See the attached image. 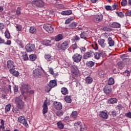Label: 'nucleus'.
I'll list each match as a JSON object with an SVG mask.
<instances>
[{
	"label": "nucleus",
	"mask_w": 131,
	"mask_h": 131,
	"mask_svg": "<svg viewBox=\"0 0 131 131\" xmlns=\"http://www.w3.org/2000/svg\"><path fill=\"white\" fill-rule=\"evenodd\" d=\"M69 43H70L69 41H64L61 45L60 43H57L55 45V48L58 51H60V50L65 51V50H67L69 48Z\"/></svg>",
	"instance_id": "f257e3e1"
},
{
	"label": "nucleus",
	"mask_w": 131,
	"mask_h": 131,
	"mask_svg": "<svg viewBox=\"0 0 131 131\" xmlns=\"http://www.w3.org/2000/svg\"><path fill=\"white\" fill-rule=\"evenodd\" d=\"M15 101L16 107L18 108V109H23L24 108L25 103L23 102L22 98L20 97H16Z\"/></svg>",
	"instance_id": "f03ea898"
},
{
	"label": "nucleus",
	"mask_w": 131,
	"mask_h": 131,
	"mask_svg": "<svg viewBox=\"0 0 131 131\" xmlns=\"http://www.w3.org/2000/svg\"><path fill=\"white\" fill-rule=\"evenodd\" d=\"M42 73H43V70L42 68L40 69H35L33 71V75L35 78H38L39 77H40L41 75H42Z\"/></svg>",
	"instance_id": "7ed1b4c3"
},
{
	"label": "nucleus",
	"mask_w": 131,
	"mask_h": 131,
	"mask_svg": "<svg viewBox=\"0 0 131 131\" xmlns=\"http://www.w3.org/2000/svg\"><path fill=\"white\" fill-rule=\"evenodd\" d=\"M32 5L34 6L42 8L45 5V3L43 2L42 0H34L32 2Z\"/></svg>",
	"instance_id": "20e7f679"
},
{
	"label": "nucleus",
	"mask_w": 131,
	"mask_h": 131,
	"mask_svg": "<svg viewBox=\"0 0 131 131\" xmlns=\"http://www.w3.org/2000/svg\"><path fill=\"white\" fill-rule=\"evenodd\" d=\"M43 27L48 33H53L54 32V28L52 27V25L51 24H45Z\"/></svg>",
	"instance_id": "39448f33"
},
{
	"label": "nucleus",
	"mask_w": 131,
	"mask_h": 131,
	"mask_svg": "<svg viewBox=\"0 0 131 131\" xmlns=\"http://www.w3.org/2000/svg\"><path fill=\"white\" fill-rule=\"evenodd\" d=\"M26 50L28 53H31L34 51L35 45L34 44L28 43L26 46Z\"/></svg>",
	"instance_id": "423d86ee"
},
{
	"label": "nucleus",
	"mask_w": 131,
	"mask_h": 131,
	"mask_svg": "<svg viewBox=\"0 0 131 131\" xmlns=\"http://www.w3.org/2000/svg\"><path fill=\"white\" fill-rule=\"evenodd\" d=\"M18 121L23 124L25 127H28V123H27V121L25 119L24 116H20L18 118Z\"/></svg>",
	"instance_id": "0eeeda50"
},
{
	"label": "nucleus",
	"mask_w": 131,
	"mask_h": 131,
	"mask_svg": "<svg viewBox=\"0 0 131 131\" xmlns=\"http://www.w3.org/2000/svg\"><path fill=\"white\" fill-rule=\"evenodd\" d=\"M7 67L10 70V69H15L16 66H15V63L13 60H9L7 62Z\"/></svg>",
	"instance_id": "6e6552de"
},
{
	"label": "nucleus",
	"mask_w": 131,
	"mask_h": 131,
	"mask_svg": "<svg viewBox=\"0 0 131 131\" xmlns=\"http://www.w3.org/2000/svg\"><path fill=\"white\" fill-rule=\"evenodd\" d=\"M103 20V15L102 14H97L95 15L93 18V21L95 22V23H99L100 21Z\"/></svg>",
	"instance_id": "1a4fd4ad"
},
{
	"label": "nucleus",
	"mask_w": 131,
	"mask_h": 131,
	"mask_svg": "<svg viewBox=\"0 0 131 131\" xmlns=\"http://www.w3.org/2000/svg\"><path fill=\"white\" fill-rule=\"evenodd\" d=\"M82 56L80 54H75L73 56V60L74 62H76V63H78V62H80L81 61Z\"/></svg>",
	"instance_id": "9d476101"
},
{
	"label": "nucleus",
	"mask_w": 131,
	"mask_h": 131,
	"mask_svg": "<svg viewBox=\"0 0 131 131\" xmlns=\"http://www.w3.org/2000/svg\"><path fill=\"white\" fill-rule=\"evenodd\" d=\"M42 114L45 117V118H48V117H47V116L46 115V114H47V113L48 112V105L47 104V103H44L43 105H42Z\"/></svg>",
	"instance_id": "9b49d317"
},
{
	"label": "nucleus",
	"mask_w": 131,
	"mask_h": 131,
	"mask_svg": "<svg viewBox=\"0 0 131 131\" xmlns=\"http://www.w3.org/2000/svg\"><path fill=\"white\" fill-rule=\"evenodd\" d=\"M94 55H95V53H94V52H92V51L88 52L84 54L83 58L84 59H89V58H91L93 57Z\"/></svg>",
	"instance_id": "f8f14e48"
},
{
	"label": "nucleus",
	"mask_w": 131,
	"mask_h": 131,
	"mask_svg": "<svg viewBox=\"0 0 131 131\" xmlns=\"http://www.w3.org/2000/svg\"><path fill=\"white\" fill-rule=\"evenodd\" d=\"M54 105L56 110H61L62 109V103L61 102L55 101L54 103Z\"/></svg>",
	"instance_id": "ddd939ff"
},
{
	"label": "nucleus",
	"mask_w": 131,
	"mask_h": 131,
	"mask_svg": "<svg viewBox=\"0 0 131 131\" xmlns=\"http://www.w3.org/2000/svg\"><path fill=\"white\" fill-rule=\"evenodd\" d=\"M98 42L99 46H100V47H101V48H105L106 46H107L106 43H105V39H98Z\"/></svg>",
	"instance_id": "4468645a"
},
{
	"label": "nucleus",
	"mask_w": 131,
	"mask_h": 131,
	"mask_svg": "<svg viewBox=\"0 0 131 131\" xmlns=\"http://www.w3.org/2000/svg\"><path fill=\"white\" fill-rule=\"evenodd\" d=\"M99 116L101 118H103V119H107V118H108V114L104 111L100 112Z\"/></svg>",
	"instance_id": "2eb2a0df"
},
{
	"label": "nucleus",
	"mask_w": 131,
	"mask_h": 131,
	"mask_svg": "<svg viewBox=\"0 0 131 131\" xmlns=\"http://www.w3.org/2000/svg\"><path fill=\"white\" fill-rule=\"evenodd\" d=\"M103 91L105 94L108 95L111 93V87L110 86L106 85L104 87Z\"/></svg>",
	"instance_id": "dca6fc26"
},
{
	"label": "nucleus",
	"mask_w": 131,
	"mask_h": 131,
	"mask_svg": "<svg viewBox=\"0 0 131 131\" xmlns=\"http://www.w3.org/2000/svg\"><path fill=\"white\" fill-rule=\"evenodd\" d=\"M49 86L52 88H55V86H57V81L55 80H51L49 82Z\"/></svg>",
	"instance_id": "f3484780"
},
{
	"label": "nucleus",
	"mask_w": 131,
	"mask_h": 131,
	"mask_svg": "<svg viewBox=\"0 0 131 131\" xmlns=\"http://www.w3.org/2000/svg\"><path fill=\"white\" fill-rule=\"evenodd\" d=\"M9 72L11 73V74H13L14 76H15L16 77L19 76V72L15 70V69L9 70Z\"/></svg>",
	"instance_id": "a211bd4d"
},
{
	"label": "nucleus",
	"mask_w": 131,
	"mask_h": 131,
	"mask_svg": "<svg viewBox=\"0 0 131 131\" xmlns=\"http://www.w3.org/2000/svg\"><path fill=\"white\" fill-rule=\"evenodd\" d=\"M71 14H72V11L71 10H66L61 12V14L63 16H68L71 15Z\"/></svg>",
	"instance_id": "6ab92c4d"
},
{
	"label": "nucleus",
	"mask_w": 131,
	"mask_h": 131,
	"mask_svg": "<svg viewBox=\"0 0 131 131\" xmlns=\"http://www.w3.org/2000/svg\"><path fill=\"white\" fill-rule=\"evenodd\" d=\"M55 41H60V40H62L63 39V35L62 34H58L55 37Z\"/></svg>",
	"instance_id": "aec40b11"
},
{
	"label": "nucleus",
	"mask_w": 131,
	"mask_h": 131,
	"mask_svg": "<svg viewBox=\"0 0 131 131\" xmlns=\"http://www.w3.org/2000/svg\"><path fill=\"white\" fill-rule=\"evenodd\" d=\"M107 41H108V43L109 45V47H113L114 46V40H113V39H112V38L111 37H108L107 39Z\"/></svg>",
	"instance_id": "412c9836"
},
{
	"label": "nucleus",
	"mask_w": 131,
	"mask_h": 131,
	"mask_svg": "<svg viewBox=\"0 0 131 131\" xmlns=\"http://www.w3.org/2000/svg\"><path fill=\"white\" fill-rule=\"evenodd\" d=\"M61 94L64 95V96L66 95H68V89L65 87H63L61 90Z\"/></svg>",
	"instance_id": "4be33fe9"
},
{
	"label": "nucleus",
	"mask_w": 131,
	"mask_h": 131,
	"mask_svg": "<svg viewBox=\"0 0 131 131\" xmlns=\"http://www.w3.org/2000/svg\"><path fill=\"white\" fill-rule=\"evenodd\" d=\"M64 100L66 101V103H70L72 102V99H71V96H66L64 97Z\"/></svg>",
	"instance_id": "5701e85b"
},
{
	"label": "nucleus",
	"mask_w": 131,
	"mask_h": 131,
	"mask_svg": "<svg viewBox=\"0 0 131 131\" xmlns=\"http://www.w3.org/2000/svg\"><path fill=\"white\" fill-rule=\"evenodd\" d=\"M72 71L73 72V73H77L78 72V68H77V66L75 65H73L72 66Z\"/></svg>",
	"instance_id": "b1692460"
},
{
	"label": "nucleus",
	"mask_w": 131,
	"mask_h": 131,
	"mask_svg": "<svg viewBox=\"0 0 131 131\" xmlns=\"http://www.w3.org/2000/svg\"><path fill=\"white\" fill-rule=\"evenodd\" d=\"M37 58V56L35 54H31L29 55L30 61H35Z\"/></svg>",
	"instance_id": "393cba45"
},
{
	"label": "nucleus",
	"mask_w": 131,
	"mask_h": 131,
	"mask_svg": "<svg viewBox=\"0 0 131 131\" xmlns=\"http://www.w3.org/2000/svg\"><path fill=\"white\" fill-rule=\"evenodd\" d=\"M45 58L47 61H53V56L50 54H46L45 55Z\"/></svg>",
	"instance_id": "a878e982"
},
{
	"label": "nucleus",
	"mask_w": 131,
	"mask_h": 131,
	"mask_svg": "<svg viewBox=\"0 0 131 131\" xmlns=\"http://www.w3.org/2000/svg\"><path fill=\"white\" fill-rule=\"evenodd\" d=\"M29 32L32 34L36 33V28H35L34 27H31L29 29Z\"/></svg>",
	"instance_id": "bb28decb"
},
{
	"label": "nucleus",
	"mask_w": 131,
	"mask_h": 131,
	"mask_svg": "<svg viewBox=\"0 0 131 131\" xmlns=\"http://www.w3.org/2000/svg\"><path fill=\"white\" fill-rule=\"evenodd\" d=\"M108 103L109 104H115V103H117V99L116 98H110L108 100Z\"/></svg>",
	"instance_id": "cd10ccee"
},
{
	"label": "nucleus",
	"mask_w": 131,
	"mask_h": 131,
	"mask_svg": "<svg viewBox=\"0 0 131 131\" xmlns=\"http://www.w3.org/2000/svg\"><path fill=\"white\" fill-rule=\"evenodd\" d=\"M111 27H113L114 28H120V24L117 23H113L111 25Z\"/></svg>",
	"instance_id": "c85d7f7f"
},
{
	"label": "nucleus",
	"mask_w": 131,
	"mask_h": 131,
	"mask_svg": "<svg viewBox=\"0 0 131 131\" xmlns=\"http://www.w3.org/2000/svg\"><path fill=\"white\" fill-rule=\"evenodd\" d=\"M85 81H86V83H88V84H90V83H92V82H93V78L91 77H87L85 78Z\"/></svg>",
	"instance_id": "c756f323"
},
{
	"label": "nucleus",
	"mask_w": 131,
	"mask_h": 131,
	"mask_svg": "<svg viewBox=\"0 0 131 131\" xmlns=\"http://www.w3.org/2000/svg\"><path fill=\"white\" fill-rule=\"evenodd\" d=\"M51 42L52 41L50 40H44L42 41V44L44 46H51Z\"/></svg>",
	"instance_id": "7c9ffc66"
},
{
	"label": "nucleus",
	"mask_w": 131,
	"mask_h": 131,
	"mask_svg": "<svg viewBox=\"0 0 131 131\" xmlns=\"http://www.w3.org/2000/svg\"><path fill=\"white\" fill-rule=\"evenodd\" d=\"M107 83L108 85H112V84H114L115 81H114V79L112 77H111L108 79Z\"/></svg>",
	"instance_id": "2f4dec72"
},
{
	"label": "nucleus",
	"mask_w": 131,
	"mask_h": 131,
	"mask_svg": "<svg viewBox=\"0 0 131 131\" xmlns=\"http://www.w3.org/2000/svg\"><path fill=\"white\" fill-rule=\"evenodd\" d=\"M86 129H88V126L85 124H83L80 125V131L86 130Z\"/></svg>",
	"instance_id": "473e14b6"
},
{
	"label": "nucleus",
	"mask_w": 131,
	"mask_h": 131,
	"mask_svg": "<svg viewBox=\"0 0 131 131\" xmlns=\"http://www.w3.org/2000/svg\"><path fill=\"white\" fill-rule=\"evenodd\" d=\"M77 49V45L76 43L72 45L70 48L68 49L69 51L70 50H73L74 53V50H76Z\"/></svg>",
	"instance_id": "72a5a7b5"
},
{
	"label": "nucleus",
	"mask_w": 131,
	"mask_h": 131,
	"mask_svg": "<svg viewBox=\"0 0 131 131\" xmlns=\"http://www.w3.org/2000/svg\"><path fill=\"white\" fill-rule=\"evenodd\" d=\"M117 66L120 69H122L124 67V63L121 61H119L117 63Z\"/></svg>",
	"instance_id": "f704fd0d"
},
{
	"label": "nucleus",
	"mask_w": 131,
	"mask_h": 131,
	"mask_svg": "<svg viewBox=\"0 0 131 131\" xmlns=\"http://www.w3.org/2000/svg\"><path fill=\"white\" fill-rule=\"evenodd\" d=\"M71 117H72V118H77V112H73L71 114Z\"/></svg>",
	"instance_id": "c9c22d12"
},
{
	"label": "nucleus",
	"mask_w": 131,
	"mask_h": 131,
	"mask_svg": "<svg viewBox=\"0 0 131 131\" xmlns=\"http://www.w3.org/2000/svg\"><path fill=\"white\" fill-rule=\"evenodd\" d=\"M57 126L60 129H63L64 128V124L61 122H57Z\"/></svg>",
	"instance_id": "e433bc0d"
},
{
	"label": "nucleus",
	"mask_w": 131,
	"mask_h": 131,
	"mask_svg": "<svg viewBox=\"0 0 131 131\" xmlns=\"http://www.w3.org/2000/svg\"><path fill=\"white\" fill-rule=\"evenodd\" d=\"M11 85H8L7 86V89L6 88H4V91L5 93H8V92H10L12 93V91L11 90Z\"/></svg>",
	"instance_id": "4c0bfd02"
},
{
	"label": "nucleus",
	"mask_w": 131,
	"mask_h": 131,
	"mask_svg": "<svg viewBox=\"0 0 131 131\" xmlns=\"http://www.w3.org/2000/svg\"><path fill=\"white\" fill-rule=\"evenodd\" d=\"M11 110V104H9L5 106V113H7Z\"/></svg>",
	"instance_id": "58836bf2"
},
{
	"label": "nucleus",
	"mask_w": 131,
	"mask_h": 131,
	"mask_svg": "<svg viewBox=\"0 0 131 131\" xmlns=\"http://www.w3.org/2000/svg\"><path fill=\"white\" fill-rule=\"evenodd\" d=\"M81 38H83L84 39H85L86 37H88V34L85 32H83L80 34Z\"/></svg>",
	"instance_id": "ea45409f"
},
{
	"label": "nucleus",
	"mask_w": 131,
	"mask_h": 131,
	"mask_svg": "<svg viewBox=\"0 0 131 131\" xmlns=\"http://www.w3.org/2000/svg\"><path fill=\"white\" fill-rule=\"evenodd\" d=\"M73 20H74V18L73 17H71L66 20L65 24H69V23H70L71 21H73Z\"/></svg>",
	"instance_id": "a19ab883"
},
{
	"label": "nucleus",
	"mask_w": 131,
	"mask_h": 131,
	"mask_svg": "<svg viewBox=\"0 0 131 131\" xmlns=\"http://www.w3.org/2000/svg\"><path fill=\"white\" fill-rule=\"evenodd\" d=\"M94 65H95V62H93V61H89V62L87 63V66H88L89 68L93 67Z\"/></svg>",
	"instance_id": "79ce46f5"
},
{
	"label": "nucleus",
	"mask_w": 131,
	"mask_h": 131,
	"mask_svg": "<svg viewBox=\"0 0 131 131\" xmlns=\"http://www.w3.org/2000/svg\"><path fill=\"white\" fill-rule=\"evenodd\" d=\"M77 25V24L75 22H73L72 24L70 25V28H72V29H73V28H75L76 27V26Z\"/></svg>",
	"instance_id": "37998d69"
},
{
	"label": "nucleus",
	"mask_w": 131,
	"mask_h": 131,
	"mask_svg": "<svg viewBox=\"0 0 131 131\" xmlns=\"http://www.w3.org/2000/svg\"><path fill=\"white\" fill-rule=\"evenodd\" d=\"M5 35L6 38H8V39H10L11 37V35L10 34V33L8 31H6L5 32Z\"/></svg>",
	"instance_id": "c03bdc74"
},
{
	"label": "nucleus",
	"mask_w": 131,
	"mask_h": 131,
	"mask_svg": "<svg viewBox=\"0 0 131 131\" xmlns=\"http://www.w3.org/2000/svg\"><path fill=\"white\" fill-rule=\"evenodd\" d=\"M94 56L95 59H99L101 57V53L100 52L94 53Z\"/></svg>",
	"instance_id": "a18cd8bd"
},
{
	"label": "nucleus",
	"mask_w": 131,
	"mask_h": 131,
	"mask_svg": "<svg viewBox=\"0 0 131 131\" xmlns=\"http://www.w3.org/2000/svg\"><path fill=\"white\" fill-rule=\"evenodd\" d=\"M23 59H24V61H27V60H28L29 58L27 54H26V53H23Z\"/></svg>",
	"instance_id": "49530a36"
},
{
	"label": "nucleus",
	"mask_w": 131,
	"mask_h": 131,
	"mask_svg": "<svg viewBox=\"0 0 131 131\" xmlns=\"http://www.w3.org/2000/svg\"><path fill=\"white\" fill-rule=\"evenodd\" d=\"M92 48L94 50L97 51V50H98V45L96 42L93 43L92 44Z\"/></svg>",
	"instance_id": "de8ad7c7"
},
{
	"label": "nucleus",
	"mask_w": 131,
	"mask_h": 131,
	"mask_svg": "<svg viewBox=\"0 0 131 131\" xmlns=\"http://www.w3.org/2000/svg\"><path fill=\"white\" fill-rule=\"evenodd\" d=\"M80 123H81L80 121L76 122V123H75L74 126H75V128H78V127H79V126H80Z\"/></svg>",
	"instance_id": "09e8293b"
},
{
	"label": "nucleus",
	"mask_w": 131,
	"mask_h": 131,
	"mask_svg": "<svg viewBox=\"0 0 131 131\" xmlns=\"http://www.w3.org/2000/svg\"><path fill=\"white\" fill-rule=\"evenodd\" d=\"M122 7H125L127 5V1L126 0H122L121 3Z\"/></svg>",
	"instance_id": "8fccbe9b"
},
{
	"label": "nucleus",
	"mask_w": 131,
	"mask_h": 131,
	"mask_svg": "<svg viewBox=\"0 0 131 131\" xmlns=\"http://www.w3.org/2000/svg\"><path fill=\"white\" fill-rule=\"evenodd\" d=\"M117 15H118V16L119 17H120V18H122L123 17V16H124V15L123 14V13L121 12H116Z\"/></svg>",
	"instance_id": "3c124183"
},
{
	"label": "nucleus",
	"mask_w": 131,
	"mask_h": 131,
	"mask_svg": "<svg viewBox=\"0 0 131 131\" xmlns=\"http://www.w3.org/2000/svg\"><path fill=\"white\" fill-rule=\"evenodd\" d=\"M48 70L49 73H50L51 75H54V69H53V68L48 67Z\"/></svg>",
	"instance_id": "603ef678"
},
{
	"label": "nucleus",
	"mask_w": 131,
	"mask_h": 131,
	"mask_svg": "<svg viewBox=\"0 0 131 131\" xmlns=\"http://www.w3.org/2000/svg\"><path fill=\"white\" fill-rule=\"evenodd\" d=\"M117 7H118V5L116 3L113 4L112 6V11H114V10H116V8H117Z\"/></svg>",
	"instance_id": "864d4df0"
},
{
	"label": "nucleus",
	"mask_w": 131,
	"mask_h": 131,
	"mask_svg": "<svg viewBox=\"0 0 131 131\" xmlns=\"http://www.w3.org/2000/svg\"><path fill=\"white\" fill-rule=\"evenodd\" d=\"M105 9L106 10V11H111V12L112 11V7L109 5L105 6Z\"/></svg>",
	"instance_id": "5fc2aeb1"
},
{
	"label": "nucleus",
	"mask_w": 131,
	"mask_h": 131,
	"mask_svg": "<svg viewBox=\"0 0 131 131\" xmlns=\"http://www.w3.org/2000/svg\"><path fill=\"white\" fill-rule=\"evenodd\" d=\"M64 114V112L62 111H59L58 112H57L56 115L57 116H62Z\"/></svg>",
	"instance_id": "6e6d98bb"
},
{
	"label": "nucleus",
	"mask_w": 131,
	"mask_h": 131,
	"mask_svg": "<svg viewBox=\"0 0 131 131\" xmlns=\"http://www.w3.org/2000/svg\"><path fill=\"white\" fill-rule=\"evenodd\" d=\"M20 14H21V8L18 7L16 10V15L19 16Z\"/></svg>",
	"instance_id": "4d7b16f0"
},
{
	"label": "nucleus",
	"mask_w": 131,
	"mask_h": 131,
	"mask_svg": "<svg viewBox=\"0 0 131 131\" xmlns=\"http://www.w3.org/2000/svg\"><path fill=\"white\" fill-rule=\"evenodd\" d=\"M99 76H100V77H101V78H103V77H104V72H103V71L99 72Z\"/></svg>",
	"instance_id": "13d9d810"
},
{
	"label": "nucleus",
	"mask_w": 131,
	"mask_h": 131,
	"mask_svg": "<svg viewBox=\"0 0 131 131\" xmlns=\"http://www.w3.org/2000/svg\"><path fill=\"white\" fill-rule=\"evenodd\" d=\"M57 8H58V9H65V7H64V5L62 4H58L57 5Z\"/></svg>",
	"instance_id": "bf43d9fd"
},
{
	"label": "nucleus",
	"mask_w": 131,
	"mask_h": 131,
	"mask_svg": "<svg viewBox=\"0 0 131 131\" xmlns=\"http://www.w3.org/2000/svg\"><path fill=\"white\" fill-rule=\"evenodd\" d=\"M129 71L126 70L125 71V72L123 73L124 75H125V76H129Z\"/></svg>",
	"instance_id": "052dcab7"
},
{
	"label": "nucleus",
	"mask_w": 131,
	"mask_h": 131,
	"mask_svg": "<svg viewBox=\"0 0 131 131\" xmlns=\"http://www.w3.org/2000/svg\"><path fill=\"white\" fill-rule=\"evenodd\" d=\"M17 31H21V29H22V27L20 25H17L16 26Z\"/></svg>",
	"instance_id": "680f3d73"
},
{
	"label": "nucleus",
	"mask_w": 131,
	"mask_h": 131,
	"mask_svg": "<svg viewBox=\"0 0 131 131\" xmlns=\"http://www.w3.org/2000/svg\"><path fill=\"white\" fill-rule=\"evenodd\" d=\"M5 28V24L0 23V30H3Z\"/></svg>",
	"instance_id": "e2e57ef3"
},
{
	"label": "nucleus",
	"mask_w": 131,
	"mask_h": 131,
	"mask_svg": "<svg viewBox=\"0 0 131 131\" xmlns=\"http://www.w3.org/2000/svg\"><path fill=\"white\" fill-rule=\"evenodd\" d=\"M100 56L102 57H106V53L104 51H101L99 52Z\"/></svg>",
	"instance_id": "0e129e2a"
},
{
	"label": "nucleus",
	"mask_w": 131,
	"mask_h": 131,
	"mask_svg": "<svg viewBox=\"0 0 131 131\" xmlns=\"http://www.w3.org/2000/svg\"><path fill=\"white\" fill-rule=\"evenodd\" d=\"M126 117H128V118H131V113L128 112L125 114Z\"/></svg>",
	"instance_id": "69168bd1"
},
{
	"label": "nucleus",
	"mask_w": 131,
	"mask_h": 131,
	"mask_svg": "<svg viewBox=\"0 0 131 131\" xmlns=\"http://www.w3.org/2000/svg\"><path fill=\"white\" fill-rule=\"evenodd\" d=\"M80 50L81 53H84V52L86 51L85 48L83 47H80Z\"/></svg>",
	"instance_id": "338daca9"
},
{
	"label": "nucleus",
	"mask_w": 131,
	"mask_h": 131,
	"mask_svg": "<svg viewBox=\"0 0 131 131\" xmlns=\"http://www.w3.org/2000/svg\"><path fill=\"white\" fill-rule=\"evenodd\" d=\"M14 91V94H16L17 92H18V86L14 85L13 87Z\"/></svg>",
	"instance_id": "774afa93"
}]
</instances>
